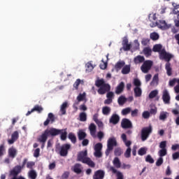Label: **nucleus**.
Listing matches in <instances>:
<instances>
[{"instance_id": "1", "label": "nucleus", "mask_w": 179, "mask_h": 179, "mask_svg": "<svg viewBox=\"0 0 179 179\" xmlns=\"http://www.w3.org/2000/svg\"><path fill=\"white\" fill-rule=\"evenodd\" d=\"M95 86L96 87H99L98 90L99 94H106L107 92H110L111 90V87L109 84L106 83L104 79H98L95 81Z\"/></svg>"}, {"instance_id": "2", "label": "nucleus", "mask_w": 179, "mask_h": 179, "mask_svg": "<svg viewBox=\"0 0 179 179\" xmlns=\"http://www.w3.org/2000/svg\"><path fill=\"white\" fill-rule=\"evenodd\" d=\"M51 135L54 136L55 135V133L54 131H49L47 129L41 134V136H39V138H37L38 142L42 143L41 149H44L45 142H47V139H48V137L51 136Z\"/></svg>"}, {"instance_id": "3", "label": "nucleus", "mask_w": 179, "mask_h": 179, "mask_svg": "<svg viewBox=\"0 0 179 179\" xmlns=\"http://www.w3.org/2000/svg\"><path fill=\"white\" fill-rule=\"evenodd\" d=\"M48 129V131L49 132H55V135L52 136V135H50V136L52 138H54L55 136H58V135H61L60 136V139L62 141H66V136L68 135V132H66V129H56V128H50V129Z\"/></svg>"}, {"instance_id": "4", "label": "nucleus", "mask_w": 179, "mask_h": 179, "mask_svg": "<svg viewBox=\"0 0 179 179\" xmlns=\"http://www.w3.org/2000/svg\"><path fill=\"white\" fill-rule=\"evenodd\" d=\"M172 58H174V55H171V53L167 52L164 48L162 50L159 54V59L166 61V62H170Z\"/></svg>"}, {"instance_id": "5", "label": "nucleus", "mask_w": 179, "mask_h": 179, "mask_svg": "<svg viewBox=\"0 0 179 179\" xmlns=\"http://www.w3.org/2000/svg\"><path fill=\"white\" fill-rule=\"evenodd\" d=\"M152 66H153V61L145 60L141 66V71L143 73H148L152 69Z\"/></svg>"}, {"instance_id": "6", "label": "nucleus", "mask_w": 179, "mask_h": 179, "mask_svg": "<svg viewBox=\"0 0 179 179\" xmlns=\"http://www.w3.org/2000/svg\"><path fill=\"white\" fill-rule=\"evenodd\" d=\"M114 146H117V140L115 138H110L108 140V144H107V149L106 151V156H108L110 155V152L114 149Z\"/></svg>"}, {"instance_id": "7", "label": "nucleus", "mask_w": 179, "mask_h": 179, "mask_svg": "<svg viewBox=\"0 0 179 179\" xmlns=\"http://www.w3.org/2000/svg\"><path fill=\"white\" fill-rule=\"evenodd\" d=\"M152 131H153V129H152V126H149L148 127H144L142 129L141 141H143V142H145V141H146V139L149 138V135L151 134Z\"/></svg>"}, {"instance_id": "8", "label": "nucleus", "mask_w": 179, "mask_h": 179, "mask_svg": "<svg viewBox=\"0 0 179 179\" xmlns=\"http://www.w3.org/2000/svg\"><path fill=\"white\" fill-rule=\"evenodd\" d=\"M71 149V144H64L62 145L59 150V155L60 156H62V157H66V156H68V152L69 151V150Z\"/></svg>"}, {"instance_id": "9", "label": "nucleus", "mask_w": 179, "mask_h": 179, "mask_svg": "<svg viewBox=\"0 0 179 179\" xmlns=\"http://www.w3.org/2000/svg\"><path fill=\"white\" fill-rule=\"evenodd\" d=\"M101 149H103V144H101V143H98L94 145V155L95 156V157L100 158L103 156Z\"/></svg>"}, {"instance_id": "10", "label": "nucleus", "mask_w": 179, "mask_h": 179, "mask_svg": "<svg viewBox=\"0 0 179 179\" xmlns=\"http://www.w3.org/2000/svg\"><path fill=\"white\" fill-rule=\"evenodd\" d=\"M88 158L87 150L80 152L77 156L78 162H81L82 163H85Z\"/></svg>"}, {"instance_id": "11", "label": "nucleus", "mask_w": 179, "mask_h": 179, "mask_svg": "<svg viewBox=\"0 0 179 179\" xmlns=\"http://www.w3.org/2000/svg\"><path fill=\"white\" fill-rule=\"evenodd\" d=\"M121 127L123 129H129L132 128V122L129 119L124 118L122 120Z\"/></svg>"}, {"instance_id": "12", "label": "nucleus", "mask_w": 179, "mask_h": 179, "mask_svg": "<svg viewBox=\"0 0 179 179\" xmlns=\"http://www.w3.org/2000/svg\"><path fill=\"white\" fill-rule=\"evenodd\" d=\"M162 100L164 104H170V100H171V97L170 96V94L167 90H164L163 91Z\"/></svg>"}, {"instance_id": "13", "label": "nucleus", "mask_w": 179, "mask_h": 179, "mask_svg": "<svg viewBox=\"0 0 179 179\" xmlns=\"http://www.w3.org/2000/svg\"><path fill=\"white\" fill-rule=\"evenodd\" d=\"M55 122V116H54V114H52V113H50L48 115V118L43 122V125H44V127H47V125H48V124H50V122H51V124H52Z\"/></svg>"}, {"instance_id": "14", "label": "nucleus", "mask_w": 179, "mask_h": 179, "mask_svg": "<svg viewBox=\"0 0 179 179\" xmlns=\"http://www.w3.org/2000/svg\"><path fill=\"white\" fill-rule=\"evenodd\" d=\"M17 139H19V132L17 131H14L11 135V139L8 140V145H13L16 142Z\"/></svg>"}, {"instance_id": "15", "label": "nucleus", "mask_w": 179, "mask_h": 179, "mask_svg": "<svg viewBox=\"0 0 179 179\" xmlns=\"http://www.w3.org/2000/svg\"><path fill=\"white\" fill-rule=\"evenodd\" d=\"M157 26L162 30H167L170 29V26L167 24L165 20H159V22H156Z\"/></svg>"}, {"instance_id": "16", "label": "nucleus", "mask_w": 179, "mask_h": 179, "mask_svg": "<svg viewBox=\"0 0 179 179\" xmlns=\"http://www.w3.org/2000/svg\"><path fill=\"white\" fill-rule=\"evenodd\" d=\"M109 122L113 125H117L120 122V115L115 113L113 114L109 120Z\"/></svg>"}, {"instance_id": "17", "label": "nucleus", "mask_w": 179, "mask_h": 179, "mask_svg": "<svg viewBox=\"0 0 179 179\" xmlns=\"http://www.w3.org/2000/svg\"><path fill=\"white\" fill-rule=\"evenodd\" d=\"M105 173L103 171L98 170L94 172L93 179H103L104 178Z\"/></svg>"}, {"instance_id": "18", "label": "nucleus", "mask_w": 179, "mask_h": 179, "mask_svg": "<svg viewBox=\"0 0 179 179\" xmlns=\"http://www.w3.org/2000/svg\"><path fill=\"white\" fill-rule=\"evenodd\" d=\"M165 69L166 71V75L168 76H171V75H173V69L171 68V63L166 62L165 64Z\"/></svg>"}, {"instance_id": "19", "label": "nucleus", "mask_w": 179, "mask_h": 179, "mask_svg": "<svg viewBox=\"0 0 179 179\" xmlns=\"http://www.w3.org/2000/svg\"><path fill=\"white\" fill-rule=\"evenodd\" d=\"M124 87H125V84L124 83V82H121L116 87V94H121V93L124 92Z\"/></svg>"}, {"instance_id": "20", "label": "nucleus", "mask_w": 179, "mask_h": 179, "mask_svg": "<svg viewBox=\"0 0 179 179\" xmlns=\"http://www.w3.org/2000/svg\"><path fill=\"white\" fill-rule=\"evenodd\" d=\"M89 129L91 136H92L93 138H96V124H94V123H91L89 127Z\"/></svg>"}, {"instance_id": "21", "label": "nucleus", "mask_w": 179, "mask_h": 179, "mask_svg": "<svg viewBox=\"0 0 179 179\" xmlns=\"http://www.w3.org/2000/svg\"><path fill=\"white\" fill-rule=\"evenodd\" d=\"M121 138L122 139V141L124 142L125 146H127V148H131V145H132V142L131 141H127L126 134H122L121 136Z\"/></svg>"}, {"instance_id": "22", "label": "nucleus", "mask_w": 179, "mask_h": 179, "mask_svg": "<svg viewBox=\"0 0 179 179\" xmlns=\"http://www.w3.org/2000/svg\"><path fill=\"white\" fill-rule=\"evenodd\" d=\"M16 155H17V150H16L15 148H10L8 149L9 157H11V159H15L16 157Z\"/></svg>"}, {"instance_id": "23", "label": "nucleus", "mask_w": 179, "mask_h": 179, "mask_svg": "<svg viewBox=\"0 0 179 179\" xmlns=\"http://www.w3.org/2000/svg\"><path fill=\"white\" fill-rule=\"evenodd\" d=\"M143 54H144L146 58H149L152 55V48L150 47H145L143 50Z\"/></svg>"}, {"instance_id": "24", "label": "nucleus", "mask_w": 179, "mask_h": 179, "mask_svg": "<svg viewBox=\"0 0 179 179\" xmlns=\"http://www.w3.org/2000/svg\"><path fill=\"white\" fill-rule=\"evenodd\" d=\"M110 171H112V173H113V174H117V179H124L122 173L120 171H117V169H115V168H114L113 166L110 167Z\"/></svg>"}, {"instance_id": "25", "label": "nucleus", "mask_w": 179, "mask_h": 179, "mask_svg": "<svg viewBox=\"0 0 179 179\" xmlns=\"http://www.w3.org/2000/svg\"><path fill=\"white\" fill-rule=\"evenodd\" d=\"M66 108H68V102H64L60 107V112L62 115L66 114Z\"/></svg>"}, {"instance_id": "26", "label": "nucleus", "mask_w": 179, "mask_h": 179, "mask_svg": "<svg viewBox=\"0 0 179 179\" xmlns=\"http://www.w3.org/2000/svg\"><path fill=\"white\" fill-rule=\"evenodd\" d=\"M145 61V57L138 55L134 59V64H142V62H144Z\"/></svg>"}, {"instance_id": "27", "label": "nucleus", "mask_w": 179, "mask_h": 179, "mask_svg": "<svg viewBox=\"0 0 179 179\" xmlns=\"http://www.w3.org/2000/svg\"><path fill=\"white\" fill-rule=\"evenodd\" d=\"M87 136L86 132L83 131V130H79L78 132V138L79 141H83Z\"/></svg>"}, {"instance_id": "28", "label": "nucleus", "mask_w": 179, "mask_h": 179, "mask_svg": "<svg viewBox=\"0 0 179 179\" xmlns=\"http://www.w3.org/2000/svg\"><path fill=\"white\" fill-rule=\"evenodd\" d=\"M162 48H163V45L160 44H157L153 46L152 51L154 52H159V54L160 55V52H162V50H163Z\"/></svg>"}, {"instance_id": "29", "label": "nucleus", "mask_w": 179, "mask_h": 179, "mask_svg": "<svg viewBox=\"0 0 179 179\" xmlns=\"http://www.w3.org/2000/svg\"><path fill=\"white\" fill-rule=\"evenodd\" d=\"M131 72V66L130 65H125L123 66L122 69V75H128Z\"/></svg>"}, {"instance_id": "30", "label": "nucleus", "mask_w": 179, "mask_h": 179, "mask_svg": "<svg viewBox=\"0 0 179 179\" xmlns=\"http://www.w3.org/2000/svg\"><path fill=\"white\" fill-rule=\"evenodd\" d=\"M124 66H125V62L119 61L116 63L115 68L117 71H120V69L124 68Z\"/></svg>"}, {"instance_id": "31", "label": "nucleus", "mask_w": 179, "mask_h": 179, "mask_svg": "<svg viewBox=\"0 0 179 179\" xmlns=\"http://www.w3.org/2000/svg\"><path fill=\"white\" fill-rule=\"evenodd\" d=\"M113 166H115V167H116V169H120L121 167V161H120V158L118 157H115L113 161Z\"/></svg>"}, {"instance_id": "32", "label": "nucleus", "mask_w": 179, "mask_h": 179, "mask_svg": "<svg viewBox=\"0 0 179 179\" xmlns=\"http://www.w3.org/2000/svg\"><path fill=\"white\" fill-rule=\"evenodd\" d=\"M82 165L80 164H76L73 166V171L76 174H80L82 173V169H80V166Z\"/></svg>"}, {"instance_id": "33", "label": "nucleus", "mask_w": 179, "mask_h": 179, "mask_svg": "<svg viewBox=\"0 0 179 179\" xmlns=\"http://www.w3.org/2000/svg\"><path fill=\"white\" fill-rule=\"evenodd\" d=\"M159 85V74H155L152 78V82L150 83L151 86H155Z\"/></svg>"}, {"instance_id": "34", "label": "nucleus", "mask_w": 179, "mask_h": 179, "mask_svg": "<svg viewBox=\"0 0 179 179\" xmlns=\"http://www.w3.org/2000/svg\"><path fill=\"white\" fill-rule=\"evenodd\" d=\"M28 177L30 179H36L37 178V172L34 170H31L28 173Z\"/></svg>"}, {"instance_id": "35", "label": "nucleus", "mask_w": 179, "mask_h": 179, "mask_svg": "<svg viewBox=\"0 0 179 179\" xmlns=\"http://www.w3.org/2000/svg\"><path fill=\"white\" fill-rule=\"evenodd\" d=\"M135 97H141L142 96V90L139 87H136L134 88Z\"/></svg>"}, {"instance_id": "36", "label": "nucleus", "mask_w": 179, "mask_h": 179, "mask_svg": "<svg viewBox=\"0 0 179 179\" xmlns=\"http://www.w3.org/2000/svg\"><path fill=\"white\" fill-rule=\"evenodd\" d=\"M84 164H87L89 167H92V168L96 167V164H94V162L92 161V159L90 157H88V159L85 160V162H84Z\"/></svg>"}, {"instance_id": "37", "label": "nucleus", "mask_w": 179, "mask_h": 179, "mask_svg": "<svg viewBox=\"0 0 179 179\" xmlns=\"http://www.w3.org/2000/svg\"><path fill=\"white\" fill-rule=\"evenodd\" d=\"M80 121L82 122H85V121L87 120V115H86V113L82 112L79 115Z\"/></svg>"}, {"instance_id": "38", "label": "nucleus", "mask_w": 179, "mask_h": 179, "mask_svg": "<svg viewBox=\"0 0 179 179\" xmlns=\"http://www.w3.org/2000/svg\"><path fill=\"white\" fill-rule=\"evenodd\" d=\"M102 113L103 115H108L111 113V108L108 106H105L102 108Z\"/></svg>"}, {"instance_id": "39", "label": "nucleus", "mask_w": 179, "mask_h": 179, "mask_svg": "<svg viewBox=\"0 0 179 179\" xmlns=\"http://www.w3.org/2000/svg\"><path fill=\"white\" fill-rule=\"evenodd\" d=\"M167 115H169V113L161 112L159 115V120L161 121H165L166 120H167Z\"/></svg>"}, {"instance_id": "40", "label": "nucleus", "mask_w": 179, "mask_h": 179, "mask_svg": "<svg viewBox=\"0 0 179 179\" xmlns=\"http://www.w3.org/2000/svg\"><path fill=\"white\" fill-rule=\"evenodd\" d=\"M43 110H44V108H43L41 107V106L39 105H36L33 108H32V111H37V113L38 114L41 113L43 112Z\"/></svg>"}, {"instance_id": "41", "label": "nucleus", "mask_w": 179, "mask_h": 179, "mask_svg": "<svg viewBox=\"0 0 179 179\" xmlns=\"http://www.w3.org/2000/svg\"><path fill=\"white\" fill-rule=\"evenodd\" d=\"M69 139H70L72 143H76V136L73 133L69 134Z\"/></svg>"}, {"instance_id": "42", "label": "nucleus", "mask_w": 179, "mask_h": 179, "mask_svg": "<svg viewBox=\"0 0 179 179\" xmlns=\"http://www.w3.org/2000/svg\"><path fill=\"white\" fill-rule=\"evenodd\" d=\"M150 38L153 40V41H156V40H159V34L156 32H152L150 34Z\"/></svg>"}, {"instance_id": "43", "label": "nucleus", "mask_w": 179, "mask_h": 179, "mask_svg": "<svg viewBox=\"0 0 179 179\" xmlns=\"http://www.w3.org/2000/svg\"><path fill=\"white\" fill-rule=\"evenodd\" d=\"M85 99H86V93L85 92L83 94H79V95L77 96V100L78 103L80 101H83Z\"/></svg>"}, {"instance_id": "44", "label": "nucleus", "mask_w": 179, "mask_h": 179, "mask_svg": "<svg viewBox=\"0 0 179 179\" xmlns=\"http://www.w3.org/2000/svg\"><path fill=\"white\" fill-rule=\"evenodd\" d=\"M6 152V149H5V145L4 144L0 145V157H2V156L5 155Z\"/></svg>"}, {"instance_id": "45", "label": "nucleus", "mask_w": 179, "mask_h": 179, "mask_svg": "<svg viewBox=\"0 0 179 179\" xmlns=\"http://www.w3.org/2000/svg\"><path fill=\"white\" fill-rule=\"evenodd\" d=\"M117 101L120 105L125 104L127 98H125L124 96H121L118 98Z\"/></svg>"}, {"instance_id": "46", "label": "nucleus", "mask_w": 179, "mask_h": 179, "mask_svg": "<svg viewBox=\"0 0 179 179\" xmlns=\"http://www.w3.org/2000/svg\"><path fill=\"white\" fill-rule=\"evenodd\" d=\"M159 94V92L157 90H153L149 94V99H155L156 96Z\"/></svg>"}, {"instance_id": "47", "label": "nucleus", "mask_w": 179, "mask_h": 179, "mask_svg": "<svg viewBox=\"0 0 179 179\" xmlns=\"http://www.w3.org/2000/svg\"><path fill=\"white\" fill-rule=\"evenodd\" d=\"M131 152H132V149H131V148L126 150L124 152V157H126V159H129V157H131Z\"/></svg>"}, {"instance_id": "48", "label": "nucleus", "mask_w": 179, "mask_h": 179, "mask_svg": "<svg viewBox=\"0 0 179 179\" xmlns=\"http://www.w3.org/2000/svg\"><path fill=\"white\" fill-rule=\"evenodd\" d=\"M145 162H147V163H150V164H153V163H155V159H153L151 155H148L145 158Z\"/></svg>"}, {"instance_id": "49", "label": "nucleus", "mask_w": 179, "mask_h": 179, "mask_svg": "<svg viewBox=\"0 0 179 179\" xmlns=\"http://www.w3.org/2000/svg\"><path fill=\"white\" fill-rule=\"evenodd\" d=\"M167 155V149H161L159 151V156L160 157H164V156H166Z\"/></svg>"}, {"instance_id": "50", "label": "nucleus", "mask_w": 179, "mask_h": 179, "mask_svg": "<svg viewBox=\"0 0 179 179\" xmlns=\"http://www.w3.org/2000/svg\"><path fill=\"white\" fill-rule=\"evenodd\" d=\"M131 108H126L122 109V115H128V114H129V113H131Z\"/></svg>"}, {"instance_id": "51", "label": "nucleus", "mask_w": 179, "mask_h": 179, "mask_svg": "<svg viewBox=\"0 0 179 179\" xmlns=\"http://www.w3.org/2000/svg\"><path fill=\"white\" fill-rule=\"evenodd\" d=\"M138 155H139V156H143L146 155V148H140L138 151Z\"/></svg>"}, {"instance_id": "52", "label": "nucleus", "mask_w": 179, "mask_h": 179, "mask_svg": "<svg viewBox=\"0 0 179 179\" xmlns=\"http://www.w3.org/2000/svg\"><path fill=\"white\" fill-rule=\"evenodd\" d=\"M149 43H150V39L149 38H143L141 41V44L144 46L148 45Z\"/></svg>"}, {"instance_id": "53", "label": "nucleus", "mask_w": 179, "mask_h": 179, "mask_svg": "<svg viewBox=\"0 0 179 179\" xmlns=\"http://www.w3.org/2000/svg\"><path fill=\"white\" fill-rule=\"evenodd\" d=\"M80 79H77L74 83L73 87L76 88V90H78V89H79V85H80Z\"/></svg>"}, {"instance_id": "54", "label": "nucleus", "mask_w": 179, "mask_h": 179, "mask_svg": "<svg viewBox=\"0 0 179 179\" xmlns=\"http://www.w3.org/2000/svg\"><path fill=\"white\" fill-rule=\"evenodd\" d=\"M172 159L173 160H178L179 159V151L176 152L172 154Z\"/></svg>"}, {"instance_id": "55", "label": "nucleus", "mask_w": 179, "mask_h": 179, "mask_svg": "<svg viewBox=\"0 0 179 179\" xmlns=\"http://www.w3.org/2000/svg\"><path fill=\"white\" fill-rule=\"evenodd\" d=\"M163 164V157H159L157 161L156 162V166L157 167H160Z\"/></svg>"}, {"instance_id": "56", "label": "nucleus", "mask_w": 179, "mask_h": 179, "mask_svg": "<svg viewBox=\"0 0 179 179\" xmlns=\"http://www.w3.org/2000/svg\"><path fill=\"white\" fill-rule=\"evenodd\" d=\"M173 15H178L179 13V5H176L174 6L173 10Z\"/></svg>"}, {"instance_id": "57", "label": "nucleus", "mask_w": 179, "mask_h": 179, "mask_svg": "<svg viewBox=\"0 0 179 179\" xmlns=\"http://www.w3.org/2000/svg\"><path fill=\"white\" fill-rule=\"evenodd\" d=\"M124 51H129L131 50V44L127 43L125 45H122Z\"/></svg>"}, {"instance_id": "58", "label": "nucleus", "mask_w": 179, "mask_h": 179, "mask_svg": "<svg viewBox=\"0 0 179 179\" xmlns=\"http://www.w3.org/2000/svg\"><path fill=\"white\" fill-rule=\"evenodd\" d=\"M143 117H144L145 120H148L150 117V113L149 111H144L143 113Z\"/></svg>"}, {"instance_id": "59", "label": "nucleus", "mask_w": 179, "mask_h": 179, "mask_svg": "<svg viewBox=\"0 0 179 179\" xmlns=\"http://www.w3.org/2000/svg\"><path fill=\"white\" fill-rule=\"evenodd\" d=\"M134 86H136V87H139L141 85V80H139V79L138 78H136L134 80Z\"/></svg>"}, {"instance_id": "60", "label": "nucleus", "mask_w": 179, "mask_h": 179, "mask_svg": "<svg viewBox=\"0 0 179 179\" xmlns=\"http://www.w3.org/2000/svg\"><path fill=\"white\" fill-rule=\"evenodd\" d=\"M102 64L99 65L101 69H107V62H104V60H101Z\"/></svg>"}, {"instance_id": "61", "label": "nucleus", "mask_w": 179, "mask_h": 179, "mask_svg": "<svg viewBox=\"0 0 179 179\" xmlns=\"http://www.w3.org/2000/svg\"><path fill=\"white\" fill-rule=\"evenodd\" d=\"M167 146V141H162L159 144L160 149H166Z\"/></svg>"}, {"instance_id": "62", "label": "nucleus", "mask_w": 179, "mask_h": 179, "mask_svg": "<svg viewBox=\"0 0 179 179\" xmlns=\"http://www.w3.org/2000/svg\"><path fill=\"white\" fill-rule=\"evenodd\" d=\"M121 149L120 148H116L115 149L114 154L115 156H120L122 155Z\"/></svg>"}, {"instance_id": "63", "label": "nucleus", "mask_w": 179, "mask_h": 179, "mask_svg": "<svg viewBox=\"0 0 179 179\" xmlns=\"http://www.w3.org/2000/svg\"><path fill=\"white\" fill-rule=\"evenodd\" d=\"M138 113H139V110L138 109H134V110H131V117H138Z\"/></svg>"}, {"instance_id": "64", "label": "nucleus", "mask_w": 179, "mask_h": 179, "mask_svg": "<svg viewBox=\"0 0 179 179\" xmlns=\"http://www.w3.org/2000/svg\"><path fill=\"white\" fill-rule=\"evenodd\" d=\"M40 156V148H36L34 152V157H38Z\"/></svg>"}]
</instances>
